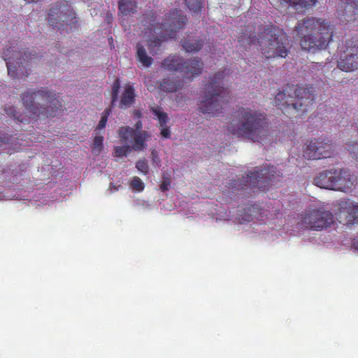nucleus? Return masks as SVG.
<instances>
[{
    "label": "nucleus",
    "instance_id": "obj_39",
    "mask_svg": "<svg viewBox=\"0 0 358 358\" xmlns=\"http://www.w3.org/2000/svg\"><path fill=\"white\" fill-rule=\"evenodd\" d=\"M142 129V122L141 120H138L136 122V124H135V132H138V131H143V130H141Z\"/></svg>",
    "mask_w": 358,
    "mask_h": 358
},
{
    "label": "nucleus",
    "instance_id": "obj_19",
    "mask_svg": "<svg viewBox=\"0 0 358 358\" xmlns=\"http://www.w3.org/2000/svg\"><path fill=\"white\" fill-rule=\"evenodd\" d=\"M150 111L155 114L158 120L162 137L169 138L171 136L170 127L166 125L169 120L168 114L163 111L160 106H152L150 108Z\"/></svg>",
    "mask_w": 358,
    "mask_h": 358
},
{
    "label": "nucleus",
    "instance_id": "obj_28",
    "mask_svg": "<svg viewBox=\"0 0 358 358\" xmlns=\"http://www.w3.org/2000/svg\"><path fill=\"white\" fill-rule=\"evenodd\" d=\"M103 137L102 136H96L94 138L92 147V152L94 155H99L103 149Z\"/></svg>",
    "mask_w": 358,
    "mask_h": 358
},
{
    "label": "nucleus",
    "instance_id": "obj_27",
    "mask_svg": "<svg viewBox=\"0 0 358 358\" xmlns=\"http://www.w3.org/2000/svg\"><path fill=\"white\" fill-rule=\"evenodd\" d=\"M187 8L194 13H199L203 8V0H184Z\"/></svg>",
    "mask_w": 358,
    "mask_h": 358
},
{
    "label": "nucleus",
    "instance_id": "obj_8",
    "mask_svg": "<svg viewBox=\"0 0 358 358\" xmlns=\"http://www.w3.org/2000/svg\"><path fill=\"white\" fill-rule=\"evenodd\" d=\"M224 77L225 70L218 71L206 85L204 99L199 105L202 113L217 116L229 101V91L222 85V80Z\"/></svg>",
    "mask_w": 358,
    "mask_h": 358
},
{
    "label": "nucleus",
    "instance_id": "obj_33",
    "mask_svg": "<svg viewBox=\"0 0 358 358\" xmlns=\"http://www.w3.org/2000/svg\"><path fill=\"white\" fill-rule=\"evenodd\" d=\"M110 108L104 109L103 112L102 113L101 117V120H99L98 126H96V129H102L103 128L105 127L107 120L108 119V115H110Z\"/></svg>",
    "mask_w": 358,
    "mask_h": 358
},
{
    "label": "nucleus",
    "instance_id": "obj_18",
    "mask_svg": "<svg viewBox=\"0 0 358 358\" xmlns=\"http://www.w3.org/2000/svg\"><path fill=\"white\" fill-rule=\"evenodd\" d=\"M338 215L343 220L345 224H358V203L351 200L342 201Z\"/></svg>",
    "mask_w": 358,
    "mask_h": 358
},
{
    "label": "nucleus",
    "instance_id": "obj_12",
    "mask_svg": "<svg viewBox=\"0 0 358 358\" xmlns=\"http://www.w3.org/2000/svg\"><path fill=\"white\" fill-rule=\"evenodd\" d=\"M76 13L66 1L54 3L48 13V22L54 28L61 27L75 24L76 22Z\"/></svg>",
    "mask_w": 358,
    "mask_h": 358
},
{
    "label": "nucleus",
    "instance_id": "obj_24",
    "mask_svg": "<svg viewBox=\"0 0 358 358\" xmlns=\"http://www.w3.org/2000/svg\"><path fill=\"white\" fill-rule=\"evenodd\" d=\"M136 57L141 64L146 68L150 66L153 62V59L150 56H148L143 45L140 43L136 45Z\"/></svg>",
    "mask_w": 358,
    "mask_h": 358
},
{
    "label": "nucleus",
    "instance_id": "obj_20",
    "mask_svg": "<svg viewBox=\"0 0 358 358\" xmlns=\"http://www.w3.org/2000/svg\"><path fill=\"white\" fill-rule=\"evenodd\" d=\"M334 173V168L330 170L323 171L320 173L313 180L315 185L328 189H332L333 177Z\"/></svg>",
    "mask_w": 358,
    "mask_h": 358
},
{
    "label": "nucleus",
    "instance_id": "obj_43",
    "mask_svg": "<svg viewBox=\"0 0 358 358\" xmlns=\"http://www.w3.org/2000/svg\"><path fill=\"white\" fill-rule=\"evenodd\" d=\"M357 128H358V125H357Z\"/></svg>",
    "mask_w": 358,
    "mask_h": 358
},
{
    "label": "nucleus",
    "instance_id": "obj_29",
    "mask_svg": "<svg viewBox=\"0 0 358 358\" xmlns=\"http://www.w3.org/2000/svg\"><path fill=\"white\" fill-rule=\"evenodd\" d=\"M171 184V173H163L162 181L159 186V189L162 192H165L169 189V187Z\"/></svg>",
    "mask_w": 358,
    "mask_h": 358
},
{
    "label": "nucleus",
    "instance_id": "obj_23",
    "mask_svg": "<svg viewBox=\"0 0 358 358\" xmlns=\"http://www.w3.org/2000/svg\"><path fill=\"white\" fill-rule=\"evenodd\" d=\"M135 100V90L133 86L127 85L122 94L120 106L121 108H127L132 105Z\"/></svg>",
    "mask_w": 358,
    "mask_h": 358
},
{
    "label": "nucleus",
    "instance_id": "obj_32",
    "mask_svg": "<svg viewBox=\"0 0 358 358\" xmlns=\"http://www.w3.org/2000/svg\"><path fill=\"white\" fill-rule=\"evenodd\" d=\"M346 149L352 155V157L358 162V143L351 141L346 144Z\"/></svg>",
    "mask_w": 358,
    "mask_h": 358
},
{
    "label": "nucleus",
    "instance_id": "obj_34",
    "mask_svg": "<svg viewBox=\"0 0 358 358\" xmlns=\"http://www.w3.org/2000/svg\"><path fill=\"white\" fill-rule=\"evenodd\" d=\"M130 186H131L134 189L138 192H141L145 188L143 182L141 181V180L138 176H134L131 182H130Z\"/></svg>",
    "mask_w": 358,
    "mask_h": 358
},
{
    "label": "nucleus",
    "instance_id": "obj_36",
    "mask_svg": "<svg viewBox=\"0 0 358 358\" xmlns=\"http://www.w3.org/2000/svg\"><path fill=\"white\" fill-rule=\"evenodd\" d=\"M119 88H120V81L117 78L114 80L113 85H112V103H113L117 99Z\"/></svg>",
    "mask_w": 358,
    "mask_h": 358
},
{
    "label": "nucleus",
    "instance_id": "obj_9",
    "mask_svg": "<svg viewBox=\"0 0 358 358\" xmlns=\"http://www.w3.org/2000/svg\"><path fill=\"white\" fill-rule=\"evenodd\" d=\"M280 176L276 173L275 168L272 165L266 164L261 169L255 167L253 171H250L245 177L243 181H234L231 183L232 192L248 191L250 188L253 193L255 189L260 191L267 190L270 186L273 185Z\"/></svg>",
    "mask_w": 358,
    "mask_h": 358
},
{
    "label": "nucleus",
    "instance_id": "obj_1",
    "mask_svg": "<svg viewBox=\"0 0 358 358\" xmlns=\"http://www.w3.org/2000/svg\"><path fill=\"white\" fill-rule=\"evenodd\" d=\"M20 96L28 119L22 117L12 106H6L4 108L8 115L19 122L54 117L62 110L59 95L53 90L42 87L35 91L28 90L22 93Z\"/></svg>",
    "mask_w": 358,
    "mask_h": 358
},
{
    "label": "nucleus",
    "instance_id": "obj_42",
    "mask_svg": "<svg viewBox=\"0 0 358 358\" xmlns=\"http://www.w3.org/2000/svg\"><path fill=\"white\" fill-rule=\"evenodd\" d=\"M354 246L356 248V250H358V241H355L354 242Z\"/></svg>",
    "mask_w": 358,
    "mask_h": 358
},
{
    "label": "nucleus",
    "instance_id": "obj_35",
    "mask_svg": "<svg viewBox=\"0 0 358 358\" xmlns=\"http://www.w3.org/2000/svg\"><path fill=\"white\" fill-rule=\"evenodd\" d=\"M136 167L138 171L143 173L145 176L149 173V166L145 159H140L136 164Z\"/></svg>",
    "mask_w": 358,
    "mask_h": 358
},
{
    "label": "nucleus",
    "instance_id": "obj_7",
    "mask_svg": "<svg viewBox=\"0 0 358 358\" xmlns=\"http://www.w3.org/2000/svg\"><path fill=\"white\" fill-rule=\"evenodd\" d=\"M19 49L17 43H10L2 52V57L6 62L8 76L13 79H24L29 76L30 64L43 57L34 50Z\"/></svg>",
    "mask_w": 358,
    "mask_h": 358
},
{
    "label": "nucleus",
    "instance_id": "obj_25",
    "mask_svg": "<svg viewBox=\"0 0 358 358\" xmlns=\"http://www.w3.org/2000/svg\"><path fill=\"white\" fill-rule=\"evenodd\" d=\"M296 10H308L315 6L318 0H282Z\"/></svg>",
    "mask_w": 358,
    "mask_h": 358
},
{
    "label": "nucleus",
    "instance_id": "obj_10",
    "mask_svg": "<svg viewBox=\"0 0 358 358\" xmlns=\"http://www.w3.org/2000/svg\"><path fill=\"white\" fill-rule=\"evenodd\" d=\"M160 67L171 72L180 71L183 73L184 79L192 80L195 76L201 73L203 63L197 57L185 59L180 56L173 55L164 59Z\"/></svg>",
    "mask_w": 358,
    "mask_h": 358
},
{
    "label": "nucleus",
    "instance_id": "obj_14",
    "mask_svg": "<svg viewBox=\"0 0 358 358\" xmlns=\"http://www.w3.org/2000/svg\"><path fill=\"white\" fill-rule=\"evenodd\" d=\"M118 135L122 143L131 144L130 147L134 151L145 149L146 142L150 137L148 131H135L134 129L129 126L119 128Z\"/></svg>",
    "mask_w": 358,
    "mask_h": 358
},
{
    "label": "nucleus",
    "instance_id": "obj_21",
    "mask_svg": "<svg viewBox=\"0 0 358 358\" xmlns=\"http://www.w3.org/2000/svg\"><path fill=\"white\" fill-rule=\"evenodd\" d=\"M181 45L184 50L187 52H196L201 50L204 45L205 41L203 38H194L187 36L181 40Z\"/></svg>",
    "mask_w": 358,
    "mask_h": 358
},
{
    "label": "nucleus",
    "instance_id": "obj_11",
    "mask_svg": "<svg viewBox=\"0 0 358 358\" xmlns=\"http://www.w3.org/2000/svg\"><path fill=\"white\" fill-rule=\"evenodd\" d=\"M333 222L334 216L330 211L317 208L303 215L297 225L299 229L321 231L329 228Z\"/></svg>",
    "mask_w": 358,
    "mask_h": 358
},
{
    "label": "nucleus",
    "instance_id": "obj_16",
    "mask_svg": "<svg viewBox=\"0 0 358 358\" xmlns=\"http://www.w3.org/2000/svg\"><path fill=\"white\" fill-rule=\"evenodd\" d=\"M333 173L331 190L346 192L352 189L356 182V176L348 169L334 168Z\"/></svg>",
    "mask_w": 358,
    "mask_h": 358
},
{
    "label": "nucleus",
    "instance_id": "obj_13",
    "mask_svg": "<svg viewBox=\"0 0 358 358\" xmlns=\"http://www.w3.org/2000/svg\"><path fill=\"white\" fill-rule=\"evenodd\" d=\"M342 53L338 62V68L345 72L358 69V39L351 38L345 41Z\"/></svg>",
    "mask_w": 358,
    "mask_h": 358
},
{
    "label": "nucleus",
    "instance_id": "obj_37",
    "mask_svg": "<svg viewBox=\"0 0 358 358\" xmlns=\"http://www.w3.org/2000/svg\"><path fill=\"white\" fill-rule=\"evenodd\" d=\"M151 159L152 163L157 164V166H160L161 160L159 156V153L156 150H151Z\"/></svg>",
    "mask_w": 358,
    "mask_h": 358
},
{
    "label": "nucleus",
    "instance_id": "obj_26",
    "mask_svg": "<svg viewBox=\"0 0 358 358\" xmlns=\"http://www.w3.org/2000/svg\"><path fill=\"white\" fill-rule=\"evenodd\" d=\"M180 81L173 80L167 77L159 82V88L165 92H173L180 88Z\"/></svg>",
    "mask_w": 358,
    "mask_h": 358
},
{
    "label": "nucleus",
    "instance_id": "obj_30",
    "mask_svg": "<svg viewBox=\"0 0 358 358\" xmlns=\"http://www.w3.org/2000/svg\"><path fill=\"white\" fill-rule=\"evenodd\" d=\"M245 210H248L246 213V217L245 220L250 221L252 217L255 216L256 214L259 213V206L257 204L250 205L247 208H243Z\"/></svg>",
    "mask_w": 358,
    "mask_h": 358
},
{
    "label": "nucleus",
    "instance_id": "obj_41",
    "mask_svg": "<svg viewBox=\"0 0 358 358\" xmlns=\"http://www.w3.org/2000/svg\"><path fill=\"white\" fill-rule=\"evenodd\" d=\"M25 2L28 3H36L38 1H40V0H24Z\"/></svg>",
    "mask_w": 358,
    "mask_h": 358
},
{
    "label": "nucleus",
    "instance_id": "obj_15",
    "mask_svg": "<svg viewBox=\"0 0 358 358\" xmlns=\"http://www.w3.org/2000/svg\"><path fill=\"white\" fill-rule=\"evenodd\" d=\"M333 151V145L329 141L315 139L308 141L303 156L307 159L317 160L331 157Z\"/></svg>",
    "mask_w": 358,
    "mask_h": 358
},
{
    "label": "nucleus",
    "instance_id": "obj_40",
    "mask_svg": "<svg viewBox=\"0 0 358 358\" xmlns=\"http://www.w3.org/2000/svg\"><path fill=\"white\" fill-rule=\"evenodd\" d=\"M134 117L139 119L141 117V113L140 110H134Z\"/></svg>",
    "mask_w": 358,
    "mask_h": 358
},
{
    "label": "nucleus",
    "instance_id": "obj_4",
    "mask_svg": "<svg viewBox=\"0 0 358 358\" xmlns=\"http://www.w3.org/2000/svg\"><path fill=\"white\" fill-rule=\"evenodd\" d=\"M303 50L315 52L324 49L333 36V30L325 20L308 17L299 21L294 27Z\"/></svg>",
    "mask_w": 358,
    "mask_h": 358
},
{
    "label": "nucleus",
    "instance_id": "obj_38",
    "mask_svg": "<svg viewBox=\"0 0 358 358\" xmlns=\"http://www.w3.org/2000/svg\"><path fill=\"white\" fill-rule=\"evenodd\" d=\"M10 136L0 132V146L3 144L8 143L10 141Z\"/></svg>",
    "mask_w": 358,
    "mask_h": 358
},
{
    "label": "nucleus",
    "instance_id": "obj_3",
    "mask_svg": "<svg viewBox=\"0 0 358 358\" xmlns=\"http://www.w3.org/2000/svg\"><path fill=\"white\" fill-rule=\"evenodd\" d=\"M258 43L261 52L267 59L285 57L289 52L288 39L286 34L280 27L271 24L264 27L259 36L251 30L242 32L238 36V43L243 47Z\"/></svg>",
    "mask_w": 358,
    "mask_h": 358
},
{
    "label": "nucleus",
    "instance_id": "obj_31",
    "mask_svg": "<svg viewBox=\"0 0 358 358\" xmlns=\"http://www.w3.org/2000/svg\"><path fill=\"white\" fill-rule=\"evenodd\" d=\"M114 150L115 156L121 157L123 156H126L128 153L131 152L132 151V149L131 148L129 145L126 144V145L124 146L115 147Z\"/></svg>",
    "mask_w": 358,
    "mask_h": 358
},
{
    "label": "nucleus",
    "instance_id": "obj_2",
    "mask_svg": "<svg viewBox=\"0 0 358 358\" xmlns=\"http://www.w3.org/2000/svg\"><path fill=\"white\" fill-rule=\"evenodd\" d=\"M187 17L180 10L174 8L165 14L163 22H157V15L153 10H149L143 15L141 24L145 27V34H152L148 39L150 52L155 55L157 53L162 43L169 38L177 36V32L183 29Z\"/></svg>",
    "mask_w": 358,
    "mask_h": 358
},
{
    "label": "nucleus",
    "instance_id": "obj_17",
    "mask_svg": "<svg viewBox=\"0 0 358 358\" xmlns=\"http://www.w3.org/2000/svg\"><path fill=\"white\" fill-rule=\"evenodd\" d=\"M338 15L342 23L358 21V0H341Z\"/></svg>",
    "mask_w": 358,
    "mask_h": 358
},
{
    "label": "nucleus",
    "instance_id": "obj_22",
    "mask_svg": "<svg viewBox=\"0 0 358 358\" xmlns=\"http://www.w3.org/2000/svg\"><path fill=\"white\" fill-rule=\"evenodd\" d=\"M136 2L135 0H119L118 10L123 15L136 13Z\"/></svg>",
    "mask_w": 358,
    "mask_h": 358
},
{
    "label": "nucleus",
    "instance_id": "obj_6",
    "mask_svg": "<svg viewBox=\"0 0 358 358\" xmlns=\"http://www.w3.org/2000/svg\"><path fill=\"white\" fill-rule=\"evenodd\" d=\"M237 123L231 122L228 131L238 137L252 142H260L266 136L269 127L266 115L249 108H241L238 110Z\"/></svg>",
    "mask_w": 358,
    "mask_h": 358
},
{
    "label": "nucleus",
    "instance_id": "obj_5",
    "mask_svg": "<svg viewBox=\"0 0 358 358\" xmlns=\"http://www.w3.org/2000/svg\"><path fill=\"white\" fill-rule=\"evenodd\" d=\"M315 100V88L310 85H287L275 96V106L287 115H301L307 112Z\"/></svg>",
    "mask_w": 358,
    "mask_h": 358
}]
</instances>
